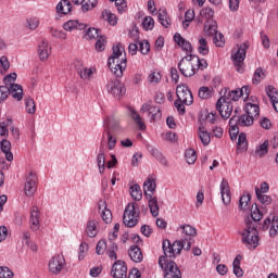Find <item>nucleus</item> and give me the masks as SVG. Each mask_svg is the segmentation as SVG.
<instances>
[{"mask_svg":"<svg viewBox=\"0 0 278 278\" xmlns=\"http://www.w3.org/2000/svg\"><path fill=\"white\" fill-rule=\"evenodd\" d=\"M37 53L41 62H47L49 55H51V45H49V41L41 40L38 45Z\"/></svg>","mask_w":278,"mask_h":278,"instance_id":"4468645a","label":"nucleus"},{"mask_svg":"<svg viewBox=\"0 0 278 278\" xmlns=\"http://www.w3.org/2000/svg\"><path fill=\"white\" fill-rule=\"evenodd\" d=\"M198 94L200 99H210V97H212V89L208 87H201Z\"/></svg>","mask_w":278,"mask_h":278,"instance_id":"e2e57ef3","label":"nucleus"},{"mask_svg":"<svg viewBox=\"0 0 278 278\" xmlns=\"http://www.w3.org/2000/svg\"><path fill=\"white\" fill-rule=\"evenodd\" d=\"M142 26L146 31H151V29L155 27V21L151 16H146L142 22Z\"/></svg>","mask_w":278,"mask_h":278,"instance_id":"3c124183","label":"nucleus"},{"mask_svg":"<svg viewBox=\"0 0 278 278\" xmlns=\"http://www.w3.org/2000/svg\"><path fill=\"white\" fill-rule=\"evenodd\" d=\"M147 199L152 216L154 218L160 216V204L157 203V198L152 194H147Z\"/></svg>","mask_w":278,"mask_h":278,"instance_id":"4be33fe9","label":"nucleus"},{"mask_svg":"<svg viewBox=\"0 0 278 278\" xmlns=\"http://www.w3.org/2000/svg\"><path fill=\"white\" fill-rule=\"evenodd\" d=\"M177 100L174 102L175 108L179 114H186L185 105H192L194 103V97H192V91L186 85H179L176 88Z\"/></svg>","mask_w":278,"mask_h":278,"instance_id":"f03ea898","label":"nucleus"},{"mask_svg":"<svg viewBox=\"0 0 278 278\" xmlns=\"http://www.w3.org/2000/svg\"><path fill=\"white\" fill-rule=\"evenodd\" d=\"M141 112H148L152 121H155V118H160L162 116V114L160 113V106H154L153 102L151 101L142 104Z\"/></svg>","mask_w":278,"mask_h":278,"instance_id":"6ab92c4d","label":"nucleus"},{"mask_svg":"<svg viewBox=\"0 0 278 278\" xmlns=\"http://www.w3.org/2000/svg\"><path fill=\"white\" fill-rule=\"evenodd\" d=\"M9 88V94L13 97L16 101L23 99V87L21 85H11Z\"/></svg>","mask_w":278,"mask_h":278,"instance_id":"cd10ccee","label":"nucleus"},{"mask_svg":"<svg viewBox=\"0 0 278 278\" xmlns=\"http://www.w3.org/2000/svg\"><path fill=\"white\" fill-rule=\"evenodd\" d=\"M99 173H105V153L100 152L97 157Z\"/></svg>","mask_w":278,"mask_h":278,"instance_id":"8fccbe9b","label":"nucleus"},{"mask_svg":"<svg viewBox=\"0 0 278 278\" xmlns=\"http://www.w3.org/2000/svg\"><path fill=\"white\" fill-rule=\"evenodd\" d=\"M104 132H110L111 136H121V134H123V127H121V122L116 119H110L108 128L104 129Z\"/></svg>","mask_w":278,"mask_h":278,"instance_id":"aec40b11","label":"nucleus"},{"mask_svg":"<svg viewBox=\"0 0 278 278\" xmlns=\"http://www.w3.org/2000/svg\"><path fill=\"white\" fill-rule=\"evenodd\" d=\"M0 278H14V273L8 267H0Z\"/></svg>","mask_w":278,"mask_h":278,"instance_id":"338daca9","label":"nucleus"},{"mask_svg":"<svg viewBox=\"0 0 278 278\" xmlns=\"http://www.w3.org/2000/svg\"><path fill=\"white\" fill-rule=\"evenodd\" d=\"M83 12H88L97 7V0H83L80 3Z\"/></svg>","mask_w":278,"mask_h":278,"instance_id":"09e8293b","label":"nucleus"},{"mask_svg":"<svg viewBox=\"0 0 278 278\" xmlns=\"http://www.w3.org/2000/svg\"><path fill=\"white\" fill-rule=\"evenodd\" d=\"M105 45H108V40L104 36H101L96 41V51L101 52L105 51Z\"/></svg>","mask_w":278,"mask_h":278,"instance_id":"6e6d98bb","label":"nucleus"},{"mask_svg":"<svg viewBox=\"0 0 278 278\" xmlns=\"http://www.w3.org/2000/svg\"><path fill=\"white\" fill-rule=\"evenodd\" d=\"M26 27L31 31L38 29V27H40V20L38 17H28L26 20Z\"/></svg>","mask_w":278,"mask_h":278,"instance_id":"49530a36","label":"nucleus"},{"mask_svg":"<svg viewBox=\"0 0 278 278\" xmlns=\"http://www.w3.org/2000/svg\"><path fill=\"white\" fill-rule=\"evenodd\" d=\"M1 151L5 154V160L12 162L14 160V154H12V143L7 139L1 141Z\"/></svg>","mask_w":278,"mask_h":278,"instance_id":"bb28decb","label":"nucleus"},{"mask_svg":"<svg viewBox=\"0 0 278 278\" xmlns=\"http://www.w3.org/2000/svg\"><path fill=\"white\" fill-rule=\"evenodd\" d=\"M266 77V75L264 74V70H262V67H258L255 70L253 78H252V84L256 85L260 84L262 81V79H264Z\"/></svg>","mask_w":278,"mask_h":278,"instance_id":"a18cd8bd","label":"nucleus"},{"mask_svg":"<svg viewBox=\"0 0 278 278\" xmlns=\"http://www.w3.org/2000/svg\"><path fill=\"white\" fill-rule=\"evenodd\" d=\"M29 224H30V229L33 231H38V229H40V211L38 210V206L31 207Z\"/></svg>","mask_w":278,"mask_h":278,"instance_id":"a211bd4d","label":"nucleus"},{"mask_svg":"<svg viewBox=\"0 0 278 278\" xmlns=\"http://www.w3.org/2000/svg\"><path fill=\"white\" fill-rule=\"evenodd\" d=\"M74 64L80 79H92V75H94V68L84 67L79 61H75Z\"/></svg>","mask_w":278,"mask_h":278,"instance_id":"2eb2a0df","label":"nucleus"},{"mask_svg":"<svg viewBox=\"0 0 278 278\" xmlns=\"http://www.w3.org/2000/svg\"><path fill=\"white\" fill-rule=\"evenodd\" d=\"M88 253V245L86 242H83L79 245V255H78V260H84L86 257V254Z\"/></svg>","mask_w":278,"mask_h":278,"instance_id":"774afa93","label":"nucleus"},{"mask_svg":"<svg viewBox=\"0 0 278 278\" xmlns=\"http://www.w3.org/2000/svg\"><path fill=\"white\" fill-rule=\"evenodd\" d=\"M130 197L135 201H140L142 199V189H140V185H132L130 187Z\"/></svg>","mask_w":278,"mask_h":278,"instance_id":"ea45409f","label":"nucleus"},{"mask_svg":"<svg viewBox=\"0 0 278 278\" xmlns=\"http://www.w3.org/2000/svg\"><path fill=\"white\" fill-rule=\"evenodd\" d=\"M128 255L132 262L136 264H140L142 260H144V256L142 255V250L138 245H131L128 250Z\"/></svg>","mask_w":278,"mask_h":278,"instance_id":"412c9836","label":"nucleus"},{"mask_svg":"<svg viewBox=\"0 0 278 278\" xmlns=\"http://www.w3.org/2000/svg\"><path fill=\"white\" fill-rule=\"evenodd\" d=\"M131 118L135 121V123H137L140 131H144V129H147V125H144V122H142V117L140 114H138V112L131 111Z\"/></svg>","mask_w":278,"mask_h":278,"instance_id":"c03bdc74","label":"nucleus"},{"mask_svg":"<svg viewBox=\"0 0 278 278\" xmlns=\"http://www.w3.org/2000/svg\"><path fill=\"white\" fill-rule=\"evenodd\" d=\"M240 89H235L232 91H229L227 94L228 101H240L241 98Z\"/></svg>","mask_w":278,"mask_h":278,"instance_id":"0e129e2a","label":"nucleus"},{"mask_svg":"<svg viewBox=\"0 0 278 278\" xmlns=\"http://www.w3.org/2000/svg\"><path fill=\"white\" fill-rule=\"evenodd\" d=\"M63 29H65V31H75V29L81 30L86 29V24L79 23L78 20H70L64 23Z\"/></svg>","mask_w":278,"mask_h":278,"instance_id":"b1692460","label":"nucleus"},{"mask_svg":"<svg viewBox=\"0 0 278 278\" xmlns=\"http://www.w3.org/2000/svg\"><path fill=\"white\" fill-rule=\"evenodd\" d=\"M220 194L224 205H229L231 203V189L229 188V181L225 178L220 184Z\"/></svg>","mask_w":278,"mask_h":278,"instance_id":"dca6fc26","label":"nucleus"},{"mask_svg":"<svg viewBox=\"0 0 278 278\" xmlns=\"http://www.w3.org/2000/svg\"><path fill=\"white\" fill-rule=\"evenodd\" d=\"M73 9V4H71V1L68 0H62L56 5V12L58 14H68L71 10Z\"/></svg>","mask_w":278,"mask_h":278,"instance_id":"c85d7f7f","label":"nucleus"},{"mask_svg":"<svg viewBox=\"0 0 278 278\" xmlns=\"http://www.w3.org/2000/svg\"><path fill=\"white\" fill-rule=\"evenodd\" d=\"M239 207L243 212H247V210H251V195L249 193L242 194L239 200Z\"/></svg>","mask_w":278,"mask_h":278,"instance_id":"f704fd0d","label":"nucleus"},{"mask_svg":"<svg viewBox=\"0 0 278 278\" xmlns=\"http://www.w3.org/2000/svg\"><path fill=\"white\" fill-rule=\"evenodd\" d=\"M37 190H38V176L36 175V173L30 172L26 176V180L24 184V192L26 197H34Z\"/></svg>","mask_w":278,"mask_h":278,"instance_id":"1a4fd4ad","label":"nucleus"},{"mask_svg":"<svg viewBox=\"0 0 278 278\" xmlns=\"http://www.w3.org/2000/svg\"><path fill=\"white\" fill-rule=\"evenodd\" d=\"M255 192L260 203L263 205H270L273 203V198H270V195L263 194L260 189H256Z\"/></svg>","mask_w":278,"mask_h":278,"instance_id":"37998d69","label":"nucleus"},{"mask_svg":"<svg viewBox=\"0 0 278 278\" xmlns=\"http://www.w3.org/2000/svg\"><path fill=\"white\" fill-rule=\"evenodd\" d=\"M248 49H249V46H247V43H242L240 46H237V51L231 54L233 64L238 73H244V67H242V62H244L247 58Z\"/></svg>","mask_w":278,"mask_h":278,"instance_id":"0eeeda50","label":"nucleus"},{"mask_svg":"<svg viewBox=\"0 0 278 278\" xmlns=\"http://www.w3.org/2000/svg\"><path fill=\"white\" fill-rule=\"evenodd\" d=\"M156 188L157 185L155 184V178H153V176H149L143 184V192L146 197L147 194H151L153 197V193L155 192Z\"/></svg>","mask_w":278,"mask_h":278,"instance_id":"a878e982","label":"nucleus"},{"mask_svg":"<svg viewBox=\"0 0 278 278\" xmlns=\"http://www.w3.org/2000/svg\"><path fill=\"white\" fill-rule=\"evenodd\" d=\"M106 90L112 97H123L125 94V85L119 79H113L108 83Z\"/></svg>","mask_w":278,"mask_h":278,"instance_id":"f8f14e48","label":"nucleus"},{"mask_svg":"<svg viewBox=\"0 0 278 278\" xmlns=\"http://www.w3.org/2000/svg\"><path fill=\"white\" fill-rule=\"evenodd\" d=\"M174 40L177 42L178 47H181L182 51H186V53H192V45L184 39L180 34L174 35Z\"/></svg>","mask_w":278,"mask_h":278,"instance_id":"393cba45","label":"nucleus"},{"mask_svg":"<svg viewBox=\"0 0 278 278\" xmlns=\"http://www.w3.org/2000/svg\"><path fill=\"white\" fill-rule=\"evenodd\" d=\"M159 266L164 270L165 275H177V273H181L179 267H177V263L168 261L164 255L159 257Z\"/></svg>","mask_w":278,"mask_h":278,"instance_id":"9b49d317","label":"nucleus"},{"mask_svg":"<svg viewBox=\"0 0 278 278\" xmlns=\"http://www.w3.org/2000/svg\"><path fill=\"white\" fill-rule=\"evenodd\" d=\"M118 245L114 241H109L106 245V255L110 257V260H118Z\"/></svg>","mask_w":278,"mask_h":278,"instance_id":"c756f323","label":"nucleus"},{"mask_svg":"<svg viewBox=\"0 0 278 278\" xmlns=\"http://www.w3.org/2000/svg\"><path fill=\"white\" fill-rule=\"evenodd\" d=\"M148 81H150V84H160V81H162V74H160V72L151 73L148 77Z\"/></svg>","mask_w":278,"mask_h":278,"instance_id":"69168bd1","label":"nucleus"},{"mask_svg":"<svg viewBox=\"0 0 278 278\" xmlns=\"http://www.w3.org/2000/svg\"><path fill=\"white\" fill-rule=\"evenodd\" d=\"M98 210L104 223H112V211L108 208V202H105V200H100L98 202Z\"/></svg>","mask_w":278,"mask_h":278,"instance_id":"f3484780","label":"nucleus"},{"mask_svg":"<svg viewBox=\"0 0 278 278\" xmlns=\"http://www.w3.org/2000/svg\"><path fill=\"white\" fill-rule=\"evenodd\" d=\"M26 112L28 114H36V102L31 98L25 100Z\"/></svg>","mask_w":278,"mask_h":278,"instance_id":"864d4df0","label":"nucleus"},{"mask_svg":"<svg viewBox=\"0 0 278 278\" xmlns=\"http://www.w3.org/2000/svg\"><path fill=\"white\" fill-rule=\"evenodd\" d=\"M12 125V119H7L4 122L0 123V136H8L10 131L8 130V127Z\"/></svg>","mask_w":278,"mask_h":278,"instance_id":"4d7b16f0","label":"nucleus"},{"mask_svg":"<svg viewBox=\"0 0 278 278\" xmlns=\"http://www.w3.org/2000/svg\"><path fill=\"white\" fill-rule=\"evenodd\" d=\"M66 266V258H64L63 254H56L52 258H50L48 263L49 271L52 275H60L62 273V268Z\"/></svg>","mask_w":278,"mask_h":278,"instance_id":"6e6552de","label":"nucleus"},{"mask_svg":"<svg viewBox=\"0 0 278 278\" xmlns=\"http://www.w3.org/2000/svg\"><path fill=\"white\" fill-rule=\"evenodd\" d=\"M159 22L163 27H170V17L168 16V13L166 10H160L159 11Z\"/></svg>","mask_w":278,"mask_h":278,"instance_id":"e433bc0d","label":"nucleus"},{"mask_svg":"<svg viewBox=\"0 0 278 278\" xmlns=\"http://www.w3.org/2000/svg\"><path fill=\"white\" fill-rule=\"evenodd\" d=\"M245 112L250 116L257 118V116H260V105L257 103L248 102L245 104Z\"/></svg>","mask_w":278,"mask_h":278,"instance_id":"72a5a7b5","label":"nucleus"},{"mask_svg":"<svg viewBox=\"0 0 278 278\" xmlns=\"http://www.w3.org/2000/svg\"><path fill=\"white\" fill-rule=\"evenodd\" d=\"M108 250V242L105 240H100L96 247V253L98 255H103L105 251Z\"/></svg>","mask_w":278,"mask_h":278,"instance_id":"680f3d73","label":"nucleus"},{"mask_svg":"<svg viewBox=\"0 0 278 278\" xmlns=\"http://www.w3.org/2000/svg\"><path fill=\"white\" fill-rule=\"evenodd\" d=\"M198 136L204 147H207V144L212 142V136L210 135V132H207V129H205V127H200L198 129Z\"/></svg>","mask_w":278,"mask_h":278,"instance_id":"7c9ffc66","label":"nucleus"},{"mask_svg":"<svg viewBox=\"0 0 278 278\" xmlns=\"http://www.w3.org/2000/svg\"><path fill=\"white\" fill-rule=\"evenodd\" d=\"M140 218V211L138 208V203H129L124 211V225L126 227H135L138 225V219Z\"/></svg>","mask_w":278,"mask_h":278,"instance_id":"7ed1b4c3","label":"nucleus"},{"mask_svg":"<svg viewBox=\"0 0 278 278\" xmlns=\"http://www.w3.org/2000/svg\"><path fill=\"white\" fill-rule=\"evenodd\" d=\"M278 235V216H274L271 220V226L269 229L270 238H275Z\"/></svg>","mask_w":278,"mask_h":278,"instance_id":"5fc2aeb1","label":"nucleus"},{"mask_svg":"<svg viewBox=\"0 0 278 278\" xmlns=\"http://www.w3.org/2000/svg\"><path fill=\"white\" fill-rule=\"evenodd\" d=\"M86 233L89 238H96L99 233V222L97 219H89L87 222Z\"/></svg>","mask_w":278,"mask_h":278,"instance_id":"5701e85b","label":"nucleus"},{"mask_svg":"<svg viewBox=\"0 0 278 278\" xmlns=\"http://www.w3.org/2000/svg\"><path fill=\"white\" fill-rule=\"evenodd\" d=\"M111 277L127 278V264L124 261H116L112 266Z\"/></svg>","mask_w":278,"mask_h":278,"instance_id":"ddd939ff","label":"nucleus"},{"mask_svg":"<svg viewBox=\"0 0 278 278\" xmlns=\"http://www.w3.org/2000/svg\"><path fill=\"white\" fill-rule=\"evenodd\" d=\"M105 138L108 142V149L110 151L114 150L116 148V136L111 135L110 132H104L102 136V140H105Z\"/></svg>","mask_w":278,"mask_h":278,"instance_id":"58836bf2","label":"nucleus"},{"mask_svg":"<svg viewBox=\"0 0 278 278\" xmlns=\"http://www.w3.org/2000/svg\"><path fill=\"white\" fill-rule=\"evenodd\" d=\"M101 30L97 28H89L85 35V38L87 40H98V38H101Z\"/></svg>","mask_w":278,"mask_h":278,"instance_id":"79ce46f5","label":"nucleus"},{"mask_svg":"<svg viewBox=\"0 0 278 278\" xmlns=\"http://www.w3.org/2000/svg\"><path fill=\"white\" fill-rule=\"evenodd\" d=\"M266 94L269 97L273 108L276 112H278V92L273 87L266 88Z\"/></svg>","mask_w":278,"mask_h":278,"instance_id":"2f4dec72","label":"nucleus"},{"mask_svg":"<svg viewBox=\"0 0 278 278\" xmlns=\"http://www.w3.org/2000/svg\"><path fill=\"white\" fill-rule=\"evenodd\" d=\"M102 18L104 21H108L110 25H116V23H118V21L116 20V15L113 14L110 10L102 11Z\"/></svg>","mask_w":278,"mask_h":278,"instance_id":"a19ab883","label":"nucleus"},{"mask_svg":"<svg viewBox=\"0 0 278 278\" xmlns=\"http://www.w3.org/2000/svg\"><path fill=\"white\" fill-rule=\"evenodd\" d=\"M240 262H242V255H237L232 263L233 275H236L238 278H242L244 276V270H242V267H240Z\"/></svg>","mask_w":278,"mask_h":278,"instance_id":"473e14b6","label":"nucleus"},{"mask_svg":"<svg viewBox=\"0 0 278 278\" xmlns=\"http://www.w3.org/2000/svg\"><path fill=\"white\" fill-rule=\"evenodd\" d=\"M108 64L115 77H123V72L127 68V56L123 45L113 46V54L109 58Z\"/></svg>","mask_w":278,"mask_h":278,"instance_id":"f257e3e1","label":"nucleus"},{"mask_svg":"<svg viewBox=\"0 0 278 278\" xmlns=\"http://www.w3.org/2000/svg\"><path fill=\"white\" fill-rule=\"evenodd\" d=\"M164 257H175L176 255H181L184 251V242L175 241L173 244L169 240H164L162 243Z\"/></svg>","mask_w":278,"mask_h":278,"instance_id":"423d86ee","label":"nucleus"},{"mask_svg":"<svg viewBox=\"0 0 278 278\" xmlns=\"http://www.w3.org/2000/svg\"><path fill=\"white\" fill-rule=\"evenodd\" d=\"M197 59H193L192 54H188L180 60L178 68L184 77H193L197 75Z\"/></svg>","mask_w":278,"mask_h":278,"instance_id":"20e7f679","label":"nucleus"},{"mask_svg":"<svg viewBox=\"0 0 278 278\" xmlns=\"http://www.w3.org/2000/svg\"><path fill=\"white\" fill-rule=\"evenodd\" d=\"M198 51L200 55H207L210 53V46L207 45V39L200 37L198 41Z\"/></svg>","mask_w":278,"mask_h":278,"instance_id":"c9c22d12","label":"nucleus"},{"mask_svg":"<svg viewBox=\"0 0 278 278\" xmlns=\"http://www.w3.org/2000/svg\"><path fill=\"white\" fill-rule=\"evenodd\" d=\"M255 153L258 155V157H264V155L268 153V141H265L260 146V148H256Z\"/></svg>","mask_w":278,"mask_h":278,"instance_id":"bf43d9fd","label":"nucleus"},{"mask_svg":"<svg viewBox=\"0 0 278 278\" xmlns=\"http://www.w3.org/2000/svg\"><path fill=\"white\" fill-rule=\"evenodd\" d=\"M216 110L219 112L222 118L227 121V118L231 116V112H233V103H231V101H227L225 98H219L216 103Z\"/></svg>","mask_w":278,"mask_h":278,"instance_id":"9d476101","label":"nucleus"},{"mask_svg":"<svg viewBox=\"0 0 278 278\" xmlns=\"http://www.w3.org/2000/svg\"><path fill=\"white\" fill-rule=\"evenodd\" d=\"M242 242L254 249L257 247L260 237L257 236V228L253 223L247 222V227L242 231Z\"/></svg>","mask_w":278,"mask_h":278,"instance_id":"39448f33","label":"nucleus"},{"mask_svg":"<svg viewBox=\"0 0 278 278\" xmlns=\"http://www.w3.org/2000/svg\"><path fill=\"white\" fill-rule=\"evenodd\" d=\"M239 118V127H251L253 121H255V117L249 115V113L241 115Z\"/></svg>","mask_w":278,"mask_h":278,"instance_id":"4c0bfd02","label":"nucleus"},{"mask_svg":"<svg viewBox=\"0 0 278 278\" xmlns=\"http://www.w3.org/2000/svg\"><path fill=\"white\" fill-rule=\"evenodd\" d=\"M194 59L198 61L195 63V71H205V68H207V61L205 59H199V56L193 55V60Z\"/></svg>","mask_w":278,"mask_h":278,"instance_id":"13d9d810","label":"nucleus"},{"mask_svg":"<svg viewBox=\"0 0 278 278\" xmlns=\"http://www.w3.org/2000/svg\"><path fill=\"white\" fill-rule=\"evenodd\" d=\"M200 16H202V18H206V21H211V18H214V10L204 8L200 11Z\"/></svg>","mask_w":278,"mask_h":278,"instance_id":"052dcab7","label":"nucleus"},{"mask_svg":"<svg viewBox=\"0 0 278 278\" xmlns=\"http://www.w3.org/2000/svg\"><path fill=\"white\" fill-rule=\"evenodd\" d=\"M180 229L182 230V233H185V236H189L190 238H194V236H197V228L190 225L180 226Z\"/></svg>","mask_w":278,"mask_h":278,"instance_id":"603ef678","label":"nucleus"},{"mask_svg":"<svg viewBox=\"0 0 278 278\" xmlns=\"http://www.w3.org/2000/svg\"><path fill=\"white\" fill-rule=\"evenodd\" d=\"M185 157H186V162L187 164H194V162H197V151H194L193 149H188L185 152Z\"/></svg>","mask_w":278,"mask_h":278,"instance_id":"de8ad7c7","label":"nucleus"}]
</instances>
